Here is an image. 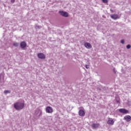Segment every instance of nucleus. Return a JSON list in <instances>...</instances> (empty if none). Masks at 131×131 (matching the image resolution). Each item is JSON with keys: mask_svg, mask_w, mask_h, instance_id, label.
Instances as JSON below:
<instances>
[{"mask_svg": "<svg viewBox=\"0 0 131 131\" xmlns=\"http://www.w3.org/2000/svg\"><path fill=\"white\" fill-rule=\"evenodd\" d=\"M119 111L120 113H122L123 114H127V113H128V110L125 108H120L119 110Z\"/></svg>", "mask_w": 131, "mask_h": 131, "instance_id": "nucleus-3", "label": "nucleus"}, {"mask_svg": "<svg viewBox=\"0 0 131 131\" xmlns=\"http://www.w3.org/2000/svg\"><path fill=\"white\" fill-rule=\"evenodd\" d=\"M79 116L83 117L85 115V112L83 110H80L78 112Z\"/></svg>", "mask_w": 131, "mask_h": 131, "instance_id": "nucleus-5", "label": "nucleus"}, {"mask_svg": "<svg viewBox=\"0 0 131 131\" xmlns=\"http://www.w3.org/2000/svg\"><path fill=\"white\" fill-rule=\"evenodd\" d=\"M85 68H86V69H89V67H88V65H85Z\"/></svg>", "mask_w": 131, "mask_h": 131, "instance_id": "nucleus-20", "label": "nucleus"}, {"mask_svg": "<svg viewBox=\"0 0 131 131\" xmlns=\"http://www.w3.org/2000/svg\"><path fill=\"white\" fill-rule=\"evenodd\" d=\"M4 94H10L11 91L10 90H5L4 92Z\"/></svg>", "mask_w": 131, "mask_h": 131, "instance_id": "nucleus-14", "label": "nucleus"}, {"mask_svg": "<svg viewBox=\"0 0 131 131\" xmlns=\"http://www.w3.org/2000/svg\"><path fill=\"white\" fill-rule=\"evenodd\" d=\"M124 119L128 122L131 120V117L130 116H126L124 117Z\"/></svg>", "mask_w": 131, "mask_h": 131, "instance_id": "nucleus-11", "label": "nucleus"}, {"mask_svg": "<svg viewBox=\"0 0 131 131\" xmlns=\"http://www.w3.org/2000/svg\"><path fill=\"white\" fill-rule=\"evenodd\" d=\"M102 1L103 3H104V4H107V3H108V0H102Z\"/></svg>", "mask_w": 131, "mask_h": 131, "instance_id": "nucleus-18", "label": "nucleus"}, {"mask_svg": "<svg viewBox=\"0 0 131 131\" xmlns=\"http://www.w3.org/2000/svg\"><path fill=\"white\" fill-rule=\"evenodd\" d=\"M59 14H60L61 16H62V17H67L69 16L68 13L62 11H59Z\"/></svg>", "mask_w": 131, "mask_h": 131, "instance_id": "nucleus-2", "label": "nucleus"}, {"mask_svg": "<svg viewBox=\"0 0 131 131\" xmlns=\"http://www.w3.org/2000/svg\"><path fill=\"white\" fill-rule=\"evenodd\" d=\"M38 58H39V59H45L46 58V55H45V54H43V53H39L37 55Z\"/></svg>", "mask_w": 131, "mask_h": 131, "instance_id": "nucleus-8", "label": "nucleus"}, {"mask_svg": "<svg viewBox=\"0 0 131 131\" xmlns=\"http://www.w3.org/2000/svg\"><path fill=\"white\" fill-rule=\"evenodd\" d=\"M14 107L16 110H22L24 108V103L21 101H18L14 104Z\"/></svg>", "mask_w": 131, "mask_h": 131, "instance_id": "nucleus-1", "label": "nucleus"}, {"mask_svg": "<svg viewBox=\"0 0 131 131\" xmlns=\"http://www.w3.org/2000/svg\"><path fill=\"white\" fill-rule=\"evenodd\" d=\"M26 42H25V41H22L21 42H20V47L21 48V49H24V48H26Z\"/></svg>", "mask_w": 131, "mask_h": 131, "instance_id": "nucleus-12", "label": "nucleus"}, {"mask_svg": "<svg viewBox=\"0 0 131 131\" xmlns=\"http://www.w3.org/2000/svg\"><path fill=\"white\" fill-rule=\"evenodd\" d=\"M121 43H122V45H123V43H124V40H123V39L121 40Z\"/></svg>", "mask_w": 131, "mask_h": 131, "instance_id": "nucleus-19", "label": "nucleus"}, {"mask_svg": "<svg viewBox=\"0 0 131 131\" xmlns=\"http://www.w3.org/2000/svg\"><path fill=\"white\" fill-rule=\"evenodd\" d=\"M100 126V124L97 123V124H93L92 125V127L93 128H98Z\"/></svg>", "mask_w": 131, "mask_h": 131, "instance_id": "nucleus-13", "label": "nucleus"}, {"mask_svg": "<svg viewBox=\"0 0 131 131\" xmlns=\"http://www.w3.org/2000/svg\"><path fill=\"white\" fill-rule=\"evenodd\" d=\"M47 113H53V108L51 106H48L46 107Z\"/></svg>", "mask_w": 131, "mask_h": 131, "instance_id": "nucleus-7", "label": "nucleus"}, {"mask_svg": "<svg viewBox=\"0 0 131 131\" xmlns=\"http://www.w3.org/2000/svg\"><path fill=\"white\" fill-rule=\"evenodd\" d=\"M107 123L110 125H113V124H114V121H113V119L109 118L108 119Z\"/></svg>", "mask_w": 131, "mask_h": 131, "instance_id": "nucleus-4", "label": "nucleus"}, {"mask_svg": "<svg viewBox=\"0 0 131 131\" xmlns=\"http://www.w3.org/2000/svg\"><path fill=\"white\" fill-rule=\"evenodd\" d=\"M35 28L36 29H40V28H41V27L39 26H36Z\"/></svg>", "mask_w": 131, "mask_h": 131, "instance_id": "nucleus-16", "label": "nucleus"}, {"mask_svg": "<svg viewBox=\"0 0 131 131\" xmlns=\"http://www.w3.org/2000/svg\"><path fill=\"white\" fill-rule=\"evenodd\" d=\"M13 46H14V47H18V46H19V43L14 42V43H13Z\"/></svg>", "mask_w": 131, "mask_h": 131, "instance_id": "nucleus-15", "label": "nucleus"}, {"mask_svg": "<svg viewBox=\"0 0 131 131\" xmlns=\"http://www.w3.org/2000/svg\"><path fill=\"white\" fill-rule=\"evenodd\" d=\"M111 18L114 20H116L117 19H119V16L117 14H112L111 15Z\"/></svg>", "mask_w": 131, "mask_h": 131, "instance_id": "nucleus-9", "label": "nucleus"}, {"mask_svg": "<svg viewBox=\"0 0 131 131\" xmlns=\"http://www.w3.org/2000/svg\"><path fill=\"white\" fill-rule=\"evenodd\" d=\"M130 48H131L130 45H128L126 46V49H130Z\"/></svg>", "mask_w": 131, "mask_h": 131, "instance_id": "nucleus-17", "label": "nucleus"}, {"mask_svg": "<svg viewBox=\"0 0 131 131\" xmlns=\"http://www.w3.org/2000/svg\"><path fill=\"white\" fill-rule=\"evenodd\" d=\"M114 72L115 73H116V72L115 71V69H114Z\"/></svg>", "mask_w": 131, "mask_h": 131, "instance_id": "nucleus-22", "label": "nucleus"}, {"mask_svg": "<svg viewBox=\"0 0 131 131\" xmlns=\"http://www.w3.org/2000/svg\"><path fill=\"white\" fill-rule=\"evenodd\" d=\"M35 114L37 115V116H40L41 114H42V111L40 109H38L35 111Z\"/></svg>", "mask_w": 131, "mask_h": 131, "instance_id": "nucleus-6", "label": "nucleus"}, {"mask_svg": "<svg viewBox=\"0 0 131 131\" xmlns=\"http://www.w3.org/2000/svg\"><path fill=\"white\" fill-rule=\"evenodd\" d=\"M84 47H85L86 49H92V45L89 42H85L84 43Z\"/></svg>", "mask_w": 131, "mask_h": 131, "instance_id": "nucleus-10", "label": "nucleus"}, {"mask_svg": "<svg viewBox=\"0 0 131 131\" xmlns=\"http://www.w3.org/2000/svg\"><path fill=\"white\" fill-rule=\"evenodd\" d=\"M11 3H14L15 2V0H11Z\"/></svg>", "mask_w": 131, "mask_h": 131, "instance_id": "nucleus-21", "label": "nucleus"}]
</instances>
